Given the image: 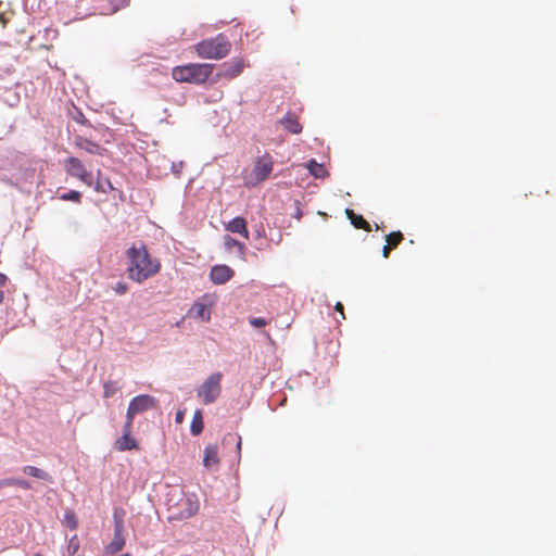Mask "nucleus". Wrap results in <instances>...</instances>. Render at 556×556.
Segmentation results:
<instances>
[{
    "label": "nucleus",
    "mask_w": 556,
    "mask_h": 556,
    "mask_svg": "<svg viewBox=\"0 0 556 556\" xmlns=\"http://www.w3.org/2000/svg\"><path fill=\"white\" fill-rule=\"evenodd\" d=\"M15 485L24 490L30 489V483L24 479L7 478L0 481V488Z\"/></svg>",
    "instance_id": "obj_23"
},
{
    "label": "nucleus",
    "mask_w": 556,
    "mask_h": 556,
    "mask_svg": "<svg viewBox=\"0 0 556 556\" xmlns=\"http://www.w3.org/2000/svg\"><path fill=\"white\" fill-rule=\"evenodd\" d=\"M118 388L115 386L113 381H105L103 383V396L105 399L112 397L116 392Z\"/></svg>",
    "instance_id": "obj_26"
},
{
    "label": "nucleus",
    "mask_w": 556,
    "mask_h": 556,
    "mask_svg": "<svg viewBox=\"0 0 556 556\" xmlns=\"http://www.w3.org/2000/svg\"><path fill=\"white\" fill-rule=\"evenodd\" d=\"M216 303L214 294H204L197 300L188 312V316L201 321L207 323L211 320V309Z\"/></svg>",
    "instance_id": "obj_8"
},
{
    "label": "nucleus",
    "mask_w": 556,
    "mask_h": 556,
    "mask_svg": "<svg viewBox=\"0 0 556 556\" xmlns=\"http://www.w3.org/2000/svg\"><path fill=\"white\" fill-rule=\"evenodd\" d=\"M215 65L207 63H190L176 66L172 71V77L178 83L203 84L213 73Z\"/></svg>",
    "instance_id": "obj_3"
},
{
    "label": "nucleus",
    "mask_w": 556,
    "mask_h": 556,
    "mask_svg": "<svg viewBox=\"0 0 556 556\" xmlns=\"http://www.w3.org/2000/svg\"><path fill=\"white\" fill-rule=\"evenodd\" d=\"M404 239V236L401 231H393L386 236V241L393 249H395Z\"/></svg>",
    "instance_id": "obj_25"
},
{
    "label": "nucleus",
    "mask_w": 556,
    "mask_h": 556,
    "mask_svg": "<svg viewBox=\"0 0 556 556\" xmlns=\"http://www.w3.org/2000/svg\"><path fill=\"white\" fill-rule=\"evenodd\" d=\"M190 431L193 435H199L203 431V416L201 410H195L191 425Z\"/></svg>",
    "instance_id": "obj_21"
},
{
    "label": "nucleus",
    "mask_w": 556,
    "mask_h": 556,
    "mask_svg": "<svg viewBox=\"0 0 556 556\" xmlns=\"http://www.w3.org/2000/svg\"><path fill=\"white\" fill-rule=\"evenodd\" d=\"M194 50L198 56L202 59L220 60L230 53L231 42L225 35L218 34L213 38L198 42Z\"/></svg>",
    "instance_id": "obj_4"
},
{
    "label": "nucleus",
    "mask_w": 556,
    "mask_h": 556,
    "mask_svg": "<svg viewBox=\"0 0 556 556\" xmlns=\"http://www.w3.org/2000/svg\"><path fill=\"white\" fill-rule=\"evenodd\" d=\"M34 556H42V555H41V554H36V555H34Z\"/></svg>",
    "instance_id": "obj_37"
},
{
    "label": "nucleus",
    "mask_w": 556,
    "mask_h": 556,
    "mask_svg": "<svg viewBox=\"0 0 556 556\" xmlns=\"http://www.w3.org/2000/svg\"><path fill=\"white\" fill-rule=\"evenodd\" d=\"M132 425L125 422L123 426V435L115 441V448L119 452L137 450L138 444L131 437Z\"/></svg>",
    "instance_id": "obj_11"
},
{
    "label": "nucleus",
    "mask_w": 556,
    "mask_h": 556,
    "mask_svg": "<svg viewBox=\"0 0 556 556\" xmlns=\"http://www.w3.org/2000/svg\"><path fill=\"white\" fill-rule=\"evenodd\" d=\"M224 245H225L226 250H228V251H230L231 249L236 248L238 250V253H239L240 257H242V258L244 257V254H245V245H244V243L239 242L235 238L226 235L224 237Z\"/></svg>",
    "instance_id": "obj_20"
},
{
    "label": "nucleus",
    "mask_w": 556,
    "mask_h": 556,
    "mask_svg": "<svg viewBox=\"0 0 556 556\" xmlns=\"http://www.w3.org/2000/svg\"><path fill=\"white\" fill-rule=\"evenodd\" d=\"M334 309H336L337 312H339V313L342 315V318H343V319L345 318V316H344V312H343V309H344V308H343V304H342L341 302H338V303L336 304Z\"/></svg>",
    "instance_id": "obj_34"
},
{
    "label": "nucleus",
    "mask_w": 556,
    "mask_h": 556,
    "mask_svg": "<svg viewBox=\"0 0 556 556\" xmlns=\"http://www.w3.org/2000/svg\"><path fill=\"white\" fill-rule=\"evenodd\" d=\"M64 168L70 176L78 178L87 186H92L91 173L86 169L79 159L74 156L67 157L64 161Z\"/></svg>",
    "instance_id": "obj_9"
},
{
    "label": "nucleus",
    "mask_w": 556,
    "mask_h": 556,
    "mask_svg": "<svg viewBox=\"0 0 556 556\" xmlns=\"http://www.w3.org/2000/svg\"><path fill=\"white\" fill-rule=\"evenodd\" d=\"M306 168L315 178H326L328 176V170L325 168V166L317 163L315 160H309Z\"/></svg>",
    "instance_id": "obj_19"
},
{
    "label": "nucleus",
    "mask_w": 556,
    "mask_h": 556,
    "mask_svg": "<svg viewBox=\"0 0 556 556\" xmlns=\"http://www.w3.org/2000/svg\"><path fill=\"white\" fill-rule=\"evenodd\" d=\"M113 290L117 294H125L128 291V286L125 282H117Z\"/></svg>",
    "instance_id": "obj_31"
},
{
    "label": "nucleus",
    "mask_w": 556,
    "mask_h": 556,
    "mask_svg": "<svg viewBox=\"0 0 556 556\" xmlns=\"http://www.w3.org/2000/svg\"><path fill=\"white\" fill-rule=\"evenodd\" d=\"M126 258L128 278L137 283H142L161 270L160 260L152 257L143 243L128 248Z\"/></svg>",
    "instance_id": "obj_1"
},
{
    "label": "nucleus",
    "mask_w": 556,
    "mask_h": 556,
    "mask_svg": "<svg viewBox=\"0 0 556 556\" xmlns=\"http://www.w3.org/2000/svg\"><path fill=\"white\" fill-rule=\"evenodd\" d=\"M245 67L244 60L241 58H233L229 62L222 64L220 70L216 74L217 79H233L239 76Z\"/></svg>",
    "instance_id": "obj_10"
},
{
    "label": "nucleus",
    "mask_w": 556,
    "mask_h": 556,
    "mask_svg": "<svg viewBox=\"0 0 556 556\" xmlns=\"http://www.w3.org/2000/svg\"><path fill=\"white\" fill-rule=\"evenodd\" d=\"M157 406V401L149 394H140L135 396L128 405L126 413V421L132 425L134 418L138 414H142Z\"/></svg>",
    "instance_id": "obj_7"
},
{
    "label": "nucleus",
    "mask_w": 556,
    "mask_h": 556,
    "mask_svg": "<svg viewBox=\"0 0 556 556\" xmlns=\"http://www.w3.org/2000/svg\"><path fill=\"white\" fill-rule=\"evenodd\" d=\"M393 250V248L390 244H386L382 249V255L384 258H388L390 255V252Z\"/></svg>",
    "instance_id": "obj_33"
},
{
    "label": "nucleus",
    "mask_w": 556,
    "mask_h": 556,
    "mask_svg": "<svg viewBox=\"0 0 556 556\" xmlns=\"http://www.w3.org/2000/svg\"><path fill=\"white\" fill-rule=\"evenodd\" d=\"M64 523L72 530L76 529L78 523L73 510H67L64 514Z\"/></svg>",
    "instance_id": "obj_27"
},
{
    "label": "nucleus",
    "mask_w": 556,
    "mask_h": 556,
    "mask_svg": "<svg viewBox=\"0 0 556 556\" xmlns=\"http://www.w3.org/2000/svg\"><path fill=\"white\" fill-rule=\"evenodd\" d=\"M227 231L238 233L245 240L249 239V230L247 220L243 217H235L225 225Z\"/></svg>",
    "instance_id": "obj_15"
},
{
    "label": "nucleus",
    "mask_w": 556,
    "mask_h": 556,
    "mask_svg": "<svg viewBox=\"0 0 556 556\" xmlns=\"http://www.w3.org/2000/svg\"><path fill=\"white\" fill-rule=\"evenodd\" d=\"M274 161L270 154L266 153L255 160L252 172L245 177V185L254 187L265 181L271 174Z\"/></svg>",
    "instance_id": "obj_6"
},
{
    "label": "nucleus",
    "mask_w": 556,
    "mask_h": 556,
    "mask_svg": "<svg viewBox=\"0 0 556 556\" xmlns=\"http://www.w3.org/2000/svg\"><path fill=\"white\" fill-rule=\"evenodd\" d=\"M79 551V540L76 535L70 539L67 545V552L70 556H76Z\"/></svg>",
    "instance_id": "obj_29"
},
{
    "label": "nucleus",
    "mask_w": 556,
    "mask_h": 556,
    "mask_svg": "<svg viewBox=\"0 0 556 556\" xmlns=\"http://www.w3.org/2000/svg\"><path fill=\"white\" fill-rule=\"evenodd\" d=\"M23 472L27 476L41 479V480H50V476L43 471L42 469H39L35 466H25L23 468Z\"/></svg>",
    "instance_id": "obj_24"
},
{
    "label": "nucleus",
    "mask_w": 556,
    "mask_h": 556,
    "mask_svg": "<svg viewBox=\"0 0 556 556\" xmlns=\"http://www.w3.org/2000/svg\"><path fill=\"white\" fill-rule=\"evenodd\" d=\"M74 144L76 148L90 154L103 155L105 153V149L103 147L83 136H76L74 139Z\"/></svg>",
    "instance_id": "obj_14"
},
{
    "label": "nucleus",
    "mask_w": 556,
    "mask_h": 556,
    "mask_svg": "<svg viewBox=\"0 0 556 556\" xmlns=\"http://www.w3.org/2000/svg\"><path fill=\"white\" fill-rule=\"evenodd\" d=\"M278 123L291 134L298 135L302 131V125L293 113H287Z\"/></svg>",
    "instance_id": "obj_17"
},
{
    "label": "nucleus",
    "mask_w": 556,
    "mask_h": 556,
    "mask_svg": "<svg viewBox=\"0 0 556 556\" xmlns=\"http://www.w3.org/2000/svg\"><path fill=\"white\" fill-rule=\"evenodd\" d=\"M60 199L63 201H73L79 203L81 199V193L76 190H71L66 193L61 194Z\"/></svg>",
    "instance_id": "obj_28"
},
{
    "label": "nucleus",
    "mask_w": 556,
    "mask_h": 556,
    "mask_svg": "<svg viewBox=\"0 0 556 556\" xmlns=\"http://www.w3.org/2000/svg\"><path fill=\"white\" fill-rule=\"evenodd\" d=\"M182 418H184V414H182V412H178V413L176 414V421H177V422H181V421H182Z\"/></svg>",
    "instance_id": "obj_35"
},
{
    "label": "nucleus",
    "mask_w": 556,
    "mask_h": 556,
    "mask_svg": "<svg viewBox=\"0 0 556 556\" xmlns=\"http://www.w3.org/2000/svg\"><path fill=\"white\" fill-rule=\"evenodd\" d=\"M250 325L255 327V328H261V327H264L268 324V321L265 319V318H262V317H253V318H250L249 320Z\"/></svg>",
    "instance_id": "obj_30"
},
{
    "label": "nucleus",
    "mask_w": 556,
    "mask_h": 556,
    "mask_svg": "<svg viewBox=\"0 0 556 556\" xmlns=\"http://www.w3.org/2000/svg\"><path fill=\"white\" fill-rule=\"evenodd\" d=\"M123 529H124L123 521L116 520L115 527H114V538L105 547V552L108 554H116L123 549V547L125 545V539L123 536Z\"/></svg>",
    "instance_id": "obj_12"
},
{
    "label": "nucleus",
    "mask_w": 556,
    "mask_h": 556,
    "mask_svg": "<svg viewBox=\"0 0 556 556\" xmlns=\"http://www.w3.org/2000/svg\"><path fill=\"white\" fill-rule=\"evenodd\" d=\"M241 444H242V442H241V437H239L238 442H237V448H238L239 451L241 450Z\"/></svg>",
    "instance_id": "obj_36"
},
{
    "label": "nucleus",
    "mask_w": 556,
    "mask_h": 556,
    "mask_svg": "<svg viewBox=\"0 0 556 556\" xmlns=\"http://www.w3.org/2000/svg\"><path fill=\"white\" fill-rule=\"evenodd\" d=\"M94 190L97 192L101 193H109L110 191L114 190V187L109 178H102L100 176V172H98V180L94 185Z\"/></svg>",
    "instance_id": "obj_22"
},
{
    "label": "nucleus",
    "mask_w": 556,
    "mask_h": 556,
    "mask_svg": "<svg viewBox=\"0 0 556 556\" xmlns=\"http://www.w3.org/2000/svg\"><path fill=\"white\" fill-rule=\"evenodd\" d=\"M222 372H213L199 386L197 396L203 404H212L219 397L222 393Z\"/></svg>",
    "instance_id": "obj_5"
},
{
    "label": "nucleus",
    "mask_w": 556,
    "mask_h": 556,
    "mask_svg": "<svg viewBox=\"0 0 556 556\" xmlns=\"http://www.w3.org/2000/svg\"><path fill=\"white\" fill-rule=\"evenodd\" d=\"M219 464L217 444H208L204 448L203 466L207 469L216 468Z\"/></svg>",
    "instance_id": "obj_16"
},
{
    "label": "nucleus",
    "mask_w": 556,
    "mask_h": 556,
    "mask_svg": "<svg viewBox=\"0 0 556 556\" xmlns=\"http://www.w3.org/2000/svg\"><path fill=\"white\" fill-rule=\"evenodd\" d=\"M346 215H348L349 219L351 220V224L355 228L370 231L369 223L362 215L354 213V211L351 208L346 210Z\"/></svg>",
    "instance_id": "obj_18"
},
{
    "label": "nucleus",
    "mask_w": 556,
    "mask_h": 556,
    "mask_svg": "<svg viewBox=\"0 0 556 556\" xmlns=\"http://www.w3.org/2000/svg\"><path fill=\"white\" fill-rule=\"evenodd\" d=\"M200 508L199 500L194 494L174 491L167 500V509L170 520H184L193 517Z\"/></svg>",
    "instance_id": "obj_2"
},
{
    "label": "nucleus",
    "mask_w": 556,
    "mask_h": 556,
    "mask_svg": "<svg viewBox=\"0 0 556 556\" xmlns=\"http://www.w3.org/2000/svg\"><path fill=\"white\" fill-rule=\"evenodd\" d=\"M7 282V276L4 274L0 273V304L3 302V291L2 288L5 286Z\"/></svg>",
    "instance_id": "obj_32"
},
{
    "label": "nucleus",
    "mask_w": 556,
    "mask_h": 556,
    "mask_svg": "<svg viewBox=\"0 0 556 556\" xmlns=\"http://www.w3.org/2000/svg\"><path fill=\"white\" fill-rule=\"evenodd\" d=\"M235 271L227 265H215L212 267L210 278L215 285H223L229 281Z\"/></svg>",
    "instance_id": "obj_13"
}]
</instances>
